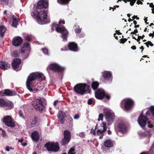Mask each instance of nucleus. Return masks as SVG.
I'll return each mask as SVG.
<instances>
[{
    "instance_id": "37998d69",
    "label": "nucleus",
    "mask_w": 154,
    "mask_h": 154,
    "mask_svg": "<svg viewBox=\"0 0 154 154\" xmlns=\"http://www.w3.org/2000/svg\"><path fill=\"white\" fill-rule=\"evenodd\" d=\"M23 111L21 110H20L19 111V116L21 118H24V117L23 116Z\"/></svg>"
},
{
    "instance_id": "c9c22d12",
    "label": "nucleus",
    "mask_w": 154,
    "mask_h": 154,
    "mask_svg": "<svg viewBox=\"0 0 154 154\" xmlns=\"http://www.w3.org/2000/svg\"><path fill=\"white\" fill-rule=\"evenodd\" d=\"M31 85H29V91L30 92L35 93L38 91V89H36L35 88H31L30 87Z\"/></svg>"
},
{
    "instance_id": "680f3d73",
    "label": "nucleus",
    "mask_w": 154,
    "mask_h": 154,
    "mask_svg": "<svg viewBox=\"0 0 154 154\" xmlns=\"http://www.w3.org/2000/svg\"><path fill=\"white\" fill-rule=\"evenodd\" d=\"M116 33L118 35H120L122 34V33L120 32V31L119 30H116Z\"/></svg>"
},
{
    "instance_id": "4468645a",
    "label": "nucleus",
    "mask_w": 154,
    "mask_h": 154,
    "mask_svg": "<svg viewBox=\"0 0 154 154\" xmlns=\"http://www.w3.org/2000/svg\"><path fill=\"white\" fill-rule=\"evenodd\" d=\"M21 61L19 58H15L12 63L13 69L17 71L20 70L21 69Z\"/></svg>"
},
{
    "instance_id": "c756f323",
    "label": "nucleus",
    "mask_w": 154,
    "mask_h": 154,
    "mask_svg": "<svg viewBox=\"0 0 154 154\" xmlns=\"http://www.w3.org/2000/svg\"><path fill=\"white\" fill-rule=\"evenodd\" d=\"M5 31V27L2 26H0V35L2 37Z\"/></svg>"
},
{
    "instance_id": "20e7f679",
    "label": "nucleus",
    "mask_w": 154,
    "mask_h": 154,
    "mask_svg": "<svg viewBox=\"0 0 154 154\" xmlns=\"http://www.w3.org/2000/svg\"><path fill=\"white\" fill-rule=\"evenodd\" d=\"M115 131L117 134L120 137H122V134H125L128 132V128L126 125L123 123H119L115 127Z\"/></svg>"
},
{
    "instance_id": "8fccbe9b",
    "label": "nucleus",
    "mask_w": 154,
    "mask_h": 154,
    "mask_svg": "<svg viewBox=\"0 0 154 154\" xmlns=\"http://www.w3.org/2000/svg\"><path fill=\"white\" fill-rule=\"evenodd\" d=\"M86 88H87V89H86L87 90V91H89V93H90L91 92V90H89V88L90 87V85H87V84H86Z\"/></svg>"
},
{
    "instance_id": "4c0bfd02",
    "label": "nucleus",
    "mask_w": 154,
    "mask_h": 154,
    "mask_svg": "<svg viewBox=\"0 0 154 154\" xmlns=\"http://www.w3.org/2000/svg\"><path fill=\"white\" fill-rule=\"evenodd\" d=\"M101 126L103 128L104 131H106L107 129L106 124L105 122H103L101 124Z\"/></svg>"
},
{
    "instance_id": "a19ab883",
    "label": "nucleus",
    "mask_w": 154,
    "mask_h": 154,
    "mask_svg": "<svg viewBox=\"0 0 154 154\" xmlns=\"http://www.w3.org/2000/svg\"><path fill=\"white\" fill-rule=\"evenodd\" d=\"M103 114L102 113H100L99 115L98 121H99L100 120L102 121L103 119Z\"/></svg>"
},
{
    "instance_id": "6e6d98bb",
    "label": "nucleus",
    "mask_w": 154,
    "mask_h": 154,
    "mask_svg": "<svg viewBox=\"0 0 154 154\" xmlns=\"http://www.w3.org/2000/svg\"><path fill=\"white\" fill-rule=\"evenodd\" d=\"M149 6L152 8V10H154V5H153V3H151L149 4Z\"/></svg>"
},
{
    "instance_id": "c85d7f7f",
    "label": "nucleus",
    "mask_w": 154,
    "mask_h": 154,
    "mask_svg": "<svg viewBox=\"0 0 154 154\" xmlns=\"http://www.w3.org/2000/svg\"><path fill=\"white\" fill-rule=\"evenodd\" d=\"M57 2L60 4L66 5L68 4L71 0H57Z\"/></svg>"
},
{
    "instance_id": "a211bd4d",
    "label": "nucleus",
    "mask_w": 154,
    "mask_h": 154,
    "mask_svg": "<svg viewBox=\"0 0 154 154\" xmlns=\"http://www.w3.org/2000/svg\"><path fill=\"white\" fill-rule=\"evenodd\" d=\"M23 42V39L21 37L18 36L15 37L12 40V44L15 46H18L20 45Z\"/></svg>"
},
{
    "instance_id": "dca6fc26",
    "label": "nucleus",
    "mask_w": 154,
    "mask_h": 154,
    "mask_svg": "<svg viewBox=\"0 0 154 154\" xmlns=\"http://www.w3.org/2000/svg\"><path fill=\"white\" fill-rule=\"evenodd\" d=\"M40 119L36 116L33 115L29 119V128H34L38 126Z\"/></svg>"
},
{
    "instance_id": "4be33fe9",
    "label": "nucleus",
    "mask_w": 154,
    "mask_h": 154,
    "mask_svg": "<svg viewBox=\"0 0 154 154\" xmlns=\"http://www.w3.org/2000/svg\"><path fill=\"white\" fill-rule=\"evenodd\" d=\"M10 65L7 63L5 62L1 61L0 62V68L5 70L10 68Z\"/></svg>"
},
{
    "instance_id": "9d476101",
    "label": "nucleus",
    "mask_w": 154,
    "mask_h": 154,
    "mask_svg": "<svg viewBox=\"0 0 154 154\" xmlns=\"http://www.w3.org/2000/svg\"><path fill=\"white\" fill-rule=\"evenodd\" d=\"M64 137L61 141L62 146H66L70 142L71 138V134L68 130L64 131L63 133Z\"/></svg>"
},
{
    "instance_id": "a18cd8bd",
    "label": "nucleus",
    "mask_w": 154,
    "mask_h": 154,
    "mask_svg": "<svg viewBox=\"0 0 154 154\" xmlns=\"http://www.w3.org/2000/svg\"><path fill=\"white\" fill-rule=\"evenodd\" d=\"M93 102V99L92 98H90L88 101V103L89 105H91L92 104Z\"/></svg>"
},
{
    "instance_id": "052dcab7",
    "label": "nucleus",
    "mask_w": 154,
    "mask_h": 154,
    "mask_svg": "<svg viewBox=\"0 0 154 154\" xmlns=\"http://www.w3.org/2000/svg\"><path fill=\"white\" fill-rule=\"evenodd\" d=\"M148 43H149V45L151 46H153V44L150 41H148Z\"/></svg>"
},
{
    "instance_id": "c03bdc74",
    "label": "nucleus",
    "mask_w": 154,
    "mask_h": 154,
    "mask_svg": "<svg viewBox=\"0 0 154 154\" xmlns=\"http://www.w3.org/2000/svg\"><path fill=\"white\" fill-rule=\"evenodd\" d=\"M42 51L44 53L46 54H48V49L46 48H44L42 49Z\"/></svg>"
},
{
    "instance_id": "13d9d810",
    "label": "nucleus",
    "mask_w": 154,
    "mask_h": 154,
    "mask_svg": "<svg viewBox=\"0 0 154 154\" xmlns=\"http://www.w3.org/2000/svg\"><path fill=\"white\" fill-rule=\"evenodd\" d=\"M150 112H151L150 111H148L146 112V116H149L150 115Z\"/></svg>"
},
{
    "instance_id": "338daca9",
    "label": "nucleus",
    "mask_w": 154,
    "mask_h": 154,
    "mask_svg": "<svg viewBox=\"0 0 154 154\" xmlns=\"http://www.w3.org/2000/svg\"><path fill=\"white\" fill-rule=\"evenodd\" d=\"M58 102V100H55L53 104L54 106H55L57 104V103Z\"/></svg>"
},
{
    "instance_id": "aec40b11",
    "label": "nucleus",
    "mask_w": 154,
    "mask_h": 154,
    "mask_svg": "<svg viewBox=\"0 0 154 154\" xmlns=\"http://www.w3.org/2000/svg\"><path fill=\"white\" fill-rule=\"evenodd\" d=\"M69 49L73 51H77L78 50V48L77 44L74 42H70L68 46Z\"/></svg>"
},
{
    "instance_id": "e2e57ef3",
    "label": "nucleus",
    "mask_w": 154,
    "mask_h": 154,
    "mask_svg": "<svg viewBox=\"0 0 154 154\" xmlns=\"http://www.w3.org/2000/svg\"><path fill=\"white\" fill-rule=\"evenodd\" d=\"M149 35L150 37L152 36V38L154 36V31L152 33H150L149 34Z\"/></svg>"
},
{
    "instance_id": "7ed1b4c3",
    "label": "nucleus",
    "mask_w": 154,
    "mask_h": 154,
    "mask_svg": "<svg viewBox=\"0 0 154 154\" xmlns=\"http://www.w3.org/2000/svg\"><path fill=\"white\" fill-rule=\"evenodd\" d=\"M134 104V102L131 99L126 98L122 100L120 103V106L123 109L129 110L132 109Z\"/></svg>"
},
{
    "instance_id": "49530a36",
    "label": "nucleus",
    "mask_w": 154,
    "mask_h": 154,
    "mask_svg": "<svg viewBox=\"0 0 154 154\" xmlns=\"http://www.w3.org/2000/svg\"><path fill=\"white\" fill-rule=\"evenodd\" d=\"M26 85L27 89L29 90V76H28L27 78L26 82Z\"/></svg>"
},
{
    "instance_id": "f704fd0d",
    "label": "nucleus",
    "mask_w": 154,
    "mask_h": 154,
    "mask_svg": "<svg viewBox=\"0 0 154 154\" xmlns=\"http://www.w3.org/2000/svg\"><path fill=\"white\" fill-rule=\"evenodd\" d=\"M9 3V0H0V3L3 5H8Z\"/></svg>"
},
{
    "instance_id": "de8ad7c7",
    "label": "nucleus",
    "mask_w": 154,
    "mask_h": 154,
    "mask_svg": "<svg viewBox=\"0 0 154 154\" xmlns=\"http://www.w3.org/2000/svg\"><path fill=\"white\" fill-rule=\"evenodd\" d=\"M2 132V133L1 134V135L3 136V137H5V136H6V132H5V131L3 130V129H2V131H1Z\"/></svg>"
},
{
    "instance_id": "f03ea898",
    "label": "nucleus",
    "mask_w": 154,
    "mask_h": 154,
    "mask_svg": "<svg viewBox=\"0 0 154 154\" xmlns=\"http://www.w3.org/2000/svg\"><path fill=\"white\" fill-rule=\"evenodd\" d=\"M32 104L36 111L42 113L45 110V102L42 100L40 97L35 100Z\"/></svg>"
},
{
    "instance_id": "0eeeda50",
    "label": "nucleus",
    "mask_w": 154,
    "mask_h": 154,
    "mask_svg": "<svg viewBox=\"0 0 154 154\" xmlns=\"http://www.w3.org/2000/svg\"><path fill=\"white\" fill-rule=\"evenodd\" d=\"M95 97L99 100H102L104 97H106L108 100L110 98V96L103 89L99 88L97 89L95 92Z\"/></svg>"
},
{
    "instance_id": "f3484780",
    "label": "nucleus",
    "mask_w": 154,
    "mask_h": 154,
    "mask_svg": "<svg viewBox=\"0 0 154 154\" xmlns=\"http://www.w3.org/2000/svg\"><path fill=\"white\" fill-rule=\"evenodd\" d=\"M3 122L6 125L9 127H13L15 125L14 122L12 121L11 117L10 116L5 117L3 119Z\"/></svg>"
},
{
    "instance_id": "412c9836",
    "label": "nucleus",
    "mask_w": 154,
    "mask_h": 154,
    "mask_svg": "<svg viewBox=\"0 0 154 154\" xmlns=\"http://www.w3.org/2000/svg\"><path fill=\"white\" fill-rule=\"evenodd\" d=\"M31 137L33 141L38 142L39 138V135L37 131H33L31 134Z\"/></svg>"
},
{
    "instance_id": "6ab92c4d",
    "label": "nucleus",
    "mask_w": 154,
    "mask_h": 154,
    "mask_svg": "<svg viewBox=\"0 0 154 154\" xmlns=\"http://www.w3.org/2000/svg\"><path fill=\"white\" fill-rule=\"evenodd\" d=\"M0 95L1 96H11L15 95L16 94L15 92L10 91L8 89H6L0 92Z\"/></svg>"
},
{
    "instance_id": "f257e3e1",
    "label": "nucleus",
    "mask_w": 154,
    "mask_h": 154,
    "mask_svg": "<svg viewBox=\"0 0 154 154\" xmlns=\"http://www.w3.org/2000/svg\"><path fill=\"white\" fill-rule=\"evenodd\" d=\"M48 6V0H39L37 4L36 8H33L31 15L36 19L38 23L40 24H45L48 22L47 19L48 10L44 9L47 8Z\"/></svg>"
},
{
    "instance_id": "b1692460",
    "label": "nucleus",
    "mask_w": 154,
    "mask_h": 154,
    "mask_svg": "<svg viewBox=\"0 0 154 154\" xmlns=\"http://www.w3.org/2000/svg\"><path fill=\"white\" fill-rule=\"evenodd\" d=\"M66 124L69 126L73 125V119L70 116L67 117V119L66 120Z\"/></svg>"
},
{
    "instance_id": "7c9ffc66",
    "label": "nucleus",
    "mask_w": 154,
    "mask_h": 154,
    "mask_svg": "<svg viewBox=\"0 0 154 154\" xmlns=\"http://www.w3.org/2000/svg\"><path fill=\"white\" fill-rule=\"evenodd\" d=\"M7 100L3 98H0V106L2 107H5Z\"/></svg>"
},
{
    "instance_id": "cd10ccee",
    "label": "nucleus",
    "mask_w": 154,
    "mask_h": 154,
    "mask_svg": "<svg viewBox=\"0 0 154 154\" xmlns=\"http://www.w3.org/2000/svg\"><path fill=\"white\" fill-rule=\"evenodd\" d=\"M12 17L13 20L12 24V26L15 27H17V26L18 24V21L17 20L16 18V17L14 15H13Z\"/></svg>"
},
{
    "instance_id": "774afa93",
    "label": "nucleus",
    "mask_w": 154,
    "mask_h": 154,
    "mask_svg": "<svg viewBox=\"0 0 154 154\" xmlns=\"http://www.w3.org/2000/svg\"><path fill=\"white\" fill-rule=\"evenodd\" d=\"M108 133L109 135H111L112 134V132L110 130H109L108 131Z\"/></svg>"
},
{
    "instance_id": "2eb2a0df",
    "label": "nucleus",
    "mask_w": 154,
    "mask_h": 154,
    "mask_svg": "<svg viewBox=\"0 0 154 154\" xmlns=\"http://www.w3.org/2000/svg\"><path fill=\"white\" fill-rule=\"evenodd\" d=\"M148 119L144 116L142 112L140 114L138 119V122L139 125L142 127H144L147 124Z\"/></svg>"
},
{
    "instance_id": "0e129e2a",
    "label": "nucleus",
    "mask_w": 154,
    "mask_h": 154,
    "mask_svg": "<svg viewBox=\"0 0 154 154\" xmlns=\"http://www.w3.org/2000/svg\"><path fill=\"white\" fill-rule=\"evenodd\" d=\"M10 147L9 146H7L6 147V150L7 151H9L10 150Z\"/></svg>"
},
{
    "instance_id": "69168bd1",
    "label": "nucleus",
    "mask_w": 154,
    "mask_h": 154,
    "mask_svg": "<svg viewBox=\"0 0 154 154\" xmlns=\"http://www.w3.org/2000/svg\"><path fill=\"white\" fill-rule=\"evenodd\" d=\"M131 48L134 50H135L136 49V47L135 46H132Z\"/></svg>"
},
{
    "instance_id": "79ce46f5",
    "label": "nucleus",
    "mask_w": 154,
    "mask_h": 154,
    "mask_svg": "<svg viewBox=\"0 0 154 154\" xmlns=\"http://www.w3.org/2000/svg\"><path fill=\"white\" fill-rule=\"evenodd\" d=\"M127 39L126 38H122L120 40V43L124 44L127 41Z\"/></svg>"
},
{
    "instance_id": "1a4fd4ad",
    "label": "nucleus",
    "mask_w": 154,
    "mask_h": 154,
    "mask_svg": "<svg viewBox=\"0 0 154 154\" xmlns=\"http://www.w3.org/2000/svg\"><path fill=\"white\" fill-rule=\"evenodd\" d=\"M37 78L42 81L45 80V78L43 74L38 72H32L29 75V85H31L32 82Z\"/></svg>"
},
{
    "instance_id": "9b49d317",
    "label": "nucleus",
    "mask_w": 154,
    "mask_h": 154,
    "mask_svg": "<svg viewBox=\"0 0 154 154\" xmlns=\"http://www.w3.org/2000/svg\"><path fill=\"white\" fill-rule=\"evenodd\" d=\"M56 31L58 32L62 33L61 36L63 40H67V38L69 32L64 26H59L58 27H57L56 28Z\"/></svg>"
},
{
    "instance_id": "393cba45",
    "label": "nucleus",
    "mask_w": 154,
    "mask_h": 154,
    "mask_svg": "<svg viewBox=\"0 0 154 154\" xmlns=\"http://www.w3.org/2000/svg\"><path fill=\"white\" fill-rule=\"evenodd\" d=\"M5 106L7 108V109H11L13 108L14 104L8 100Z\"/></svg>"
},
{
    "instance_id": "864d4df0",
    "label": "nucleus",
    "mask_w": 154,
    "mask_h": 154,
    "mask_svg": "<svg viewBox=\"0 0 154 154\" xmlns=\"http://www.w3.org/2000/svg\"><path fill=\"white\" fill-rule=\"evenodd\" d=\"M96 130L94 129H93V128H92L91 130V133H93V134L94 135H96V133H95Z\"/></svg>"
},
{
    "instance_id": "4d7b16f0",
    "label": "nucleus",
    "mask_w": 154,
    "mask_h": 154,
    "mask_svg": "<svg viewBox=\"0 0 154 154\" xmlns=\"http://www.w3.org/2000/svg\"><path fill=\"white\" fill-rule=\"evenodd\" d=\"M137 4L138 5H139L140 4L141 5H142L143 3L140 0H137V1L136 2Z\"/></svg>"
},
{
    "instance_id": "a878e982",
    "label": "nucleus",
    "mask_w": 154,
    "mask_h": 154,
    "mask_svg": "<svg viewBox=\"0 0 154 154\" xmlns=\"http://www.w3.org/2000/svg\"><path fill=\"white\" fill-rule=\"evenodd\" d=\"M99 83L97 81H94L92 82L91 84L92 88L94 90H95L97 89L99 87Z\"/></svg>"
},
{
    "instance_id": "5fc2aeb1",
    "label": "nucleus",
    "mask_w": 154,
    "mask_h": 154,
    "mask_svg": "<svg viewBox=\"0 0 154 154\" xmlns=\"http://www.w3.org/2000/svg\"><path fill=\"white\" fill-rule=\"evenodd\" d=\"M148 124V127L150 128H152L153 127V125L152 124H150V122L149 121H148L147 122Z\"/></svg>"
},
{
    "instance_id": "39448f33",
    "label": "nucleus",
    "mask_w": 154,
    "mask_h": 154,
    "mask_svg": "<svg viewBox=\"0 0 154 154\" xmlns=\"http://www.w3.org/2000/svg\"><path fill=\"white\" fill-rule=\"evenodd\" d=\"M47 150L48 151L57 152L60 149L59 144L57 142H48L44 145Z\"/></svg>"
},
{
    "instance_id": "e433bc0d",
    "label": "nucleus",
    "mask_w": 154,
    "mask_h": 154,
    "mask_svg": "<svg viewBox=\"0 0 154 154\" xmlns=\"http://www.w3.org/2000/svg\"><path fill=\"white\" fill-rule=\"evenodd\" d=\"M75 151V149L74 147H72L70 149L69 152L68 153V154H75V153H73V152Z\"/></svg>"
},
{
    "instance_id": "423d86ee",
    "label": "nucleus",
    "mask_w": 154,
    "mask_h": 154,
    "mask_svg": "<svg viewBox=\"0 0 154 154\" xmlns=\"http://www.w3.org/2000/svg\"><path fill=\"white\" fill-rule=\"evenodd\" d=\"M86 83H79L74 87V90L76 93L81 95L85 94L87 91L86 89Z\"/></svg>"
},
{
    "instance_id": "09e8293b",
    "label": "nucleus",
    "mask_w": 154,
    "mask_h": 154,
    "mask_svg": "<svg viewBox=\"0 0 154 154\" xmlns=\"http://www.w3.org/2000/svg\"><path fill=\"white\" fill-rule=\"evenodd\" d=\"M137 0H131L130 3V5L131 6H133Z\"/></svg>"
},
{
    "instance_id": "603ef678",
    "label": "nucleus",
    "mask_w": 154,
    "mask_h": 154,
    "mask_svg": "<svg viewBox=\"0 0 154 154\" xmlns=\"http://www.w3.org/2000/svg\"><path fill=\"white\" fill-rule=\"evenodd\" d=\"M79 118V115L78 114H75L74 116V118L75 119H78Z\"/></svg>"
},
{
    "instance_id": "ea45409f",
    "label": "nucleus",
    "mask_w": 154,
    "mask_h": 154,
    "mask_svg": "<svg viewBox=\"0 0 154 154\" xmlns=\"http://www.w3.org/2000/svg\"><path fill=\"white\" fill-rule=\"evenodd\" d=\"M105 131H104V130H101L100 129H98L97 130V135H99V134H103V133L104 132H105Z\"/></svg>"
},
{
    "instance_id": "5701e85b",
    "label": "nucleus",
    "mask_w": 154,
    "mask_h": 154,
    "mask_svg": "<svg viewBox=\"0 0 154 154\" xmlns=\"http://www.w3.org/2000/svg\"><path fill=\"white\" fill-rule=\"evenodd\" d=\"M104 145L106 147H111L113 146L114 144L112 140L110 139H106L104 141Z\"/></svg>"
},
{
    "instance_id": "6e6552de",
    "label": "nucleus",
    "mask_w": 154,
    "mask_h": 154,
    "mask_svg": "<svg viewBox=\"0 0 154 154\" xmlns=\"http://www.w3.org/2000/svg\"><path fill=\"white\" fill-rule=\"evenodd\" d=\"M47 71H52L54 72H62L64 70V68L60 66L58 64L54 63L49 65L47 68Z\"/></svg>"
},
{
    "instance_id": "473e14b6",
    "label": "nucleus",
    "mask_w": 154,
    "mask_h": 154,
    "mask_svg": "<svg viewBox=\"0 0 154 154\" xmlns=\"http://www.w3.org/2000/svg\"><path fill=\"white\" fill-rule=\"evenodd\" d=\"M148 109L151 112L152 117L154 118V106H150Z\"/></svg>"
},
{
    "instance_id": "bf43d9fd",
    "label": "nucleus",
    "mask_w": 154,
    "mask_h": 154,
    "mask_svg": "<svg viewBox=\"0 0 154 154\" xmlns=\"http://www.w3.org/2000/svg\"><path fill=\"white\" fill-rule=\"evenodd\" d=\"M65 23V21L64 20H60L59 21V24H61L62 23L63 24H64Z\"/></svg>"
},
{
    "instance_id": "3c124183",
    "label": "nucleus",
    "mask_w": 154,
    "mask_h": 154,
    "mask_svg": "<svg viewBox=\"0 0 154 154\" xmlns=\"http://www.w3.org/2000/svg\"><path fill=\"white\" fill-rule=\"evenodd\" d=\"M59 26V24H56V23H53V24L52 25V28L53 27H54V28H55V29H56V27H58V26Z\"/></svg>"
},
{
    "instance_id": "2f4dec72",
    "label": "nucleus",
    "mask_w": 154,
    "mask_h": 154,
    "mask_svg": "<svg viewBox=\"0 0 154 154\" xmlns=\"http://www.w3.org/2000/svg\"><path fill=\"white\" fill-rule=\"evenodd\" d=\"M29 44L28 43H24L23 44L22 48L21 49L22 53H24L25 52L26 48H28L29 47Z\"/></svg>"
},
{
    "instance_id": "bb28decb",
    "label": "nucleus",
    "mask_w": 154,
    "mask_h": 154,
    "mask_svg": "<svg viewBox=\"0 0 154 154\" xmlns=\"http://www.w3.org/2000/svg\"><path fill=\"white\" fill-rule=\"evenodd\" d=\"M66 116V115L64 114H60L59 116H58V118L60 122V123L62 124H63L64 123L65 120L64 119L65 117Z\"/></svg>"
},
{
    "instance_id": "ddd939ff",
    "label": "nucleus",
    "mask_w": 154,
    "mask_h": 154,
    "mask_svg": "<svg viewBox=\"0 0 154 154\" xmlns=\"http://www.w3.org/2000/svg\"><path fill=\"white\" fill-rule=\"evenodd\" d=\"M103 113L105 115V116L107 121L109 122L112 123L114 118V114L106 109H103Z\"/></svg>"
},
{
    "instance_id": "72a5a7b5",
    "label": "nucleus",
    "mask_w": 154,
    "mask_h": 154,
    "mask_svg": "<svg viewBox=\"0 0 154 154\" xmlns=\"http://www.w3.org/2000/svg\"><path fill=\"white\" fill-rule=\"evenodd\" d=\"M75 26L76 27L74 29L75 33L77 34L80 33L81 32V29H80L79 26L75 25Z\"/></svg>"
},
{
    "instance_id": "58836bf2",
    "label": "nucleus",
    "mask_w": 154,
    "mask_h": 154,
    "mask_svg": "<svg viewBox=\"0 0 154 154\" xmlns=\"http://www.w3.org/2000/svg\"><path fill=\"white\" fill-rule=\"evenodd\" d=\"M12 56L14 57H17L18 56V53L17 51H14L12 54Z\"/></svg>"
},
{
    "instance_id": "f8f14e48",
    "label": "nucleus",
    "mask_w": 154,
    "mask_h": 154,
    "mask_svg": "<svg viewBox=\"0 0 154 154\" xmlns=\"http://www.w3.org/2000/svg\"><path fill=\"white\" fill-rule=\"evenodd\" d=\"M103 77L100 79V80L103 83H107L109 81H112V74L108 71H104L102 72Z\"/></svg>"
}]
</instances>
